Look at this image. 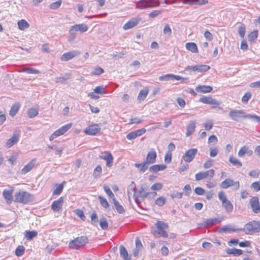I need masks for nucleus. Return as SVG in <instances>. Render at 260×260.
Masks as SVG:
<instances>
[{
    "instance_id": "nucleus-1",
    "label": "nucleus",
    "mask_w": 260,
    "mask_h": 260,
    "mask_svg": "<svg viewBox=\"0 0 260 260\" xmlns=\"http://www.w3.org/2000/svg\"><path fill=\"white\" fill-rule=\"evenodd\" d=\"M229 116L236 121H240L242 118H251L260 123V116L256 115L246 114L242 110H232L229 112Z\"/></svg>"
},
{
    "instance_id": "nucleus-2",
    "label": "nucleus",
    "mask_w": 260,
    "mask_h": 260,
    "mask_svg": "<svg viewBox=\"0 0 260 260\" xmlns=\"http://www.w3.org/2000/svg\"><path fill=\"white\" fill-rule=\"evenodd\" d=\"M15 202L26 204L34 201V197L29 192L24 191H19L15 192L14 196Z\"/></svg>"
},
{
    "instance_id": "nucleus-3",
    "label": "nucleus",
    "mask_w": 260,
    "mask_h": 260,
    "mask_svg": "<svg viewBox=\"0 0 260 260\" xmlns=\"http://www.w3.org/2000/svg\"><path fill=\"white\" fill-rule=\"evenodd\" d=\"M246 234H252L260 231V222L253 220L246 223L242 229Z\"/></svg>"
},
{
    "instance_id": "nucleus-4",
    "label": "nucleus",
    "mask_w": 260,
    "mask_h": 260,
    "mask_svg": "<svg viewBox=\"0 0 260 260\" xmlns=\"http://www.w3.org/2000/svg\"><path fill=\"white\" fill-rule=\"evenodd\" d=\"M88 241L86 236H81L75 238L69 242V246L73 249H79L83 247Z\"/></svg>"
},
{
    "instance_id": "nucleus-5",
    "label": "nucleus",
    "mask_w": 260,
    "mask_h": 260,
    "mask_svg": "<svg viewBox=\"0 0 260 260\" xmlns=\"http://www.w3.org/2000/svg\"><path fill=\"white\" fill-rule=\"evenodd\" d=\"M159 4L158 0H141L137 3V7L144 9L157 7Z\"/></svg>"
},
{
    "instance_id": "nucleus-6",
    "label": "nucleus",
    "mask_w": 260,
    "mask_h": 260,
    "mask_svg": "<svg viewBox=\"0 0 260 260\" xmlns=\"http://www.w3.org/2000/svg\"><path fill=\"white\" fill-rule=\"evenodd\" d=\"M155 225L157 228L156 233L159 236L162 237L164 238H167L168 237V234L166 230H168L169 228L168 224L162 221H158L156 223Z\"/></svg>"
},
{
    "instance_id": "nucleus-7",
    "label": "nucleus",
    "mask_w": 260,
    "mask_h": 260,
    "mask_svg": "<svg viewBox=\"0 0 260 260\" xmlns=\"http://www.w3.org/2000/svg\"><path fill=\"white\" fill-rule=\"evenodd\" d=\"M215 174V171L213 169H210L206 171L200 172L195 175L196 181H200L205 179H211Z\"/></svg>"
},
{
    "instance_id": "nucleus-8",
    "label": "nucleus",
    "mask_w": 260,
    "mask_h": 260,
    "mask_svg": "<svg viewBox=\"0 0 260 260\" xmlns=\"http://www.w3.org/2000/svg\"><path fill=\"white\" fill-rule=\"evenodd\" d=\"M198 151V150L197 148L189 149L185 151V153L182 156V159H183L185 162H190L195 158Z\"/></svg>"
},
{
    "instance_id": "nucleus-9",
    "label": "nucleus",
    "mask_w": 260,
    "mask_h": 260,
    "mask_svg": "<svg viewBox=\"0 0 260 260\" xmlns=\"http://www.w3.org/2000/svg\"><path fill=\"white\" fill-rule=\"evenodd\" d=\"M72 123H68L66 125H64L55 131L50 137L49 140L50 141L53 140L54 139L59 137L61 135H63L66 132H67L72 126Z\"/></svg>"
},
{
    "instance_id": "nucleus-10",
    "label": "nucleus",
    "mask_w": 260,
    "mask_h": 260,
    "mask_svg": "<svg viewBox=\"0 0 260 260\" xmlns=\"http://www.w3.org/2000/svg\"><path fill=\"white\" fill-rule=\"evenodd\" d=\"M232 186H234L235 187V190H237L240 187L239 182H234L232 179L230 178H227L221 182L220 184V187L224 189H226Z\"/></svg>"
},
{
    "instance_id": "nucleus-11",
    "label": "nucleus",
    "mask_w": 260,
    "mask_h": 260,
    "mask_svg": "<svg viewBox=\"0 0 260 260\" xmlns=\"http://www.w3.org/2000/svg\"><path fill=\"white\" fill-rule=\"evenodd\" d=\"M249 205L254 213H260V203L257 197H253L249 201Z\"/></svg>"
},
{
    "instance_id": "nucleus-12",
    "label": "nucleus",
    "mask_w": 260,
    "mask_h": 260,
    "mask_svg": "<svg viewBox=\"0 0 260 260\" xmlns=\"http://www.w3.org/2000/svg\"><path fill=\"white\" fill-rule=\"evenodd\" d=\"M80 54V52L78 50H73L63 54L60 57V60L62 61H67L72 59L75 57L78 56Z\"/></svg>"
},
{
    "instance_id": "nucleus-13",
    "label": "nucleus",
    "mask_w": 260,
    "mask_h": 260,
    "mask_svg": "<svg viewBox=\"0 0 260 260\" xmlns=\"http://www.w3.org/2000/svg\"><path fill=\"white\" fill-rule=\"evenodd\" d=\"M88 26L85 24H79L74 25L70 28L69 32L73 35L75 32L79 31L81 32H84L88 30Z\"/></svg>"
},
{
    "instance_id": "nucleus-14",
    "label": "nucleus",
    "mask_w": 260,
    "mask_h": 260,
    "mask_svg": "<svg viewBox=\"0 0 260 260\" xmlns=\"http://www.w3.org/2000/svg\"><path fill=\"white\" fill-rule=\"evenodd\" d=\"M222 218H218L204 219L202 223H199L198 225L206 228L207 226H211L220 223L222 221Z\"/></svg>"
},
{
    "instance_id": "nucleus-15",
    "label": "nucleus",
    "mask_w": 260,
    "mask_h": 260,
    "mask_svg": "<svg viewBox=\"0 0 260 260\" xmlns=\"http://www.w3.org/2000/svg\"><path fill=\"white\" fill-rule=\"evenodd\" d=\"M101 131L100 124H92L88 126L84 132L88 135H95Z\"/></svg>"
},
{
    "instance_id": "nucleus-16",
    "label": "nucleus",
    "mask_w": 260,
    "mask_h": 260,
    "mask_svg": "<svg viewBox=\"0 0 260 260\" xmlns=\"http://www.w3.org/2000/svg\"><path fill=\"white\" fill-rule=\"evenodd\" d=\"M158 79L159 81H169V80H187L186 78H183L178 75L173 74H166L164 76L159 77Z\"/></svg>"
},
{
    "instance_id": "nucleus-17",
    "label": "nucleus",
    "mask_w": 260,
    "mask_h": 260,
    "mask_svg": "<svg viewBox=\"0 0 260 260\" xmlns=\"http://www.w3.org/2000/svg\"><path fill=\"white\" fill-rule=\"evenodd\" d=\"M200 101L204 104L213 105V108H215L216 106L219 105L220 104V102L212 97L204 96L200 98Z\"/></svg>"
},
{
    "instance_id": "nucleus-18",
    "label": "nucleus",
    "mask_w": 260,
    "mask_h": 260,
    "mask_svg": "<svg viewBox=\"0 0 260 260\" xmlns=\"http://www.w3.org/2000/svg\"><path fill=\"white\" fill-rule=\"evenodd\" d=\"M20 137V132L15 131L13 134L12 137L7 142L6 145L8 147H11L18 141Z\"/></svg>"
},
{
    "instance_id": "nucleus-19",
    "label": "nucleus",
    "mask_w": 260,
    "mask_h": 260,
    "mask_svg": "<svg viewBox=\"0 0 260 260\" xmlns=\"http://www.w3.org/2000/svg\"><path fill=\"white\" fill-rule=\"evenodd\" d=\"M141 20L140 18H132L123 25V28L124 30L132 28L136 26Z\"/></svg>"
},
{
    "instance_id": "nucleus-20",
    "label": "nucleus",
    "mask_w": 260,
    "mask_h": 260,
    "mask_svg": "<svg viewBox=\"0 0 260 260\" xmlns=\"http://www.w3.org/2000/svg\"><path fill=\"white\" fill-rule=\"evenodd\" d=\"M63 197H60L58 200L54 201L51 205V209L54 212H58L60 211L63 205Z\"/></svg>"
},
{
    "instance_id": "nucleus-21",
    "label": "nucleus",
    "mask_w": 260,
    "mask_h": 260,
    "mask_svg": "<svg viewBox=\"0 0 260 260\" xmlns=\"http://www.w3.org/2000/svg\"><path fill=\"white\" fill-rule=\"evenodd\" d=\"M156 153L154 150L149 151L146 156V160L144 161L148 165L153 164L156 161Z\"/></svg>"
},
{
    "instance_id": "nucleus-22",
    "label": "nucleus",
    "mask_w": 260,
    "mask_h": 260,
    "mask_svg": "<svg viewBox=\"0 0 260 260\" xmlns=\"http://www.w3.org/2000/svg\"><path fill=\"white\" fill-rule=\"evenodd\" d=\"M36 162L37 159L36 158H33L32 159H31V161H30L22 168V169L21 171V174H25L28 172L30 171L34 167Z\"/></svg>"
},
{
    "instance_id": "nucleus-23",
    "label": "nucleus",
    "mask_w": 260,
    "mask_h": 260,
    "mask_svg": "<svg viewBox=\"0 0 260 260\" xmlns=\"http://www.w3.org/2000/svg\"><path fill=\"white\" fill-rule=\"evenodd\" d=\"M146 132V129L145 128H142L140 129H138L137 131H135L129 133L126 135V138L128 140H133L136 138L137 137L140 136L143 134H144Z\"/></svg>"
},
{
    "instance_id": "nucleus-24",
    "label": "nucleus",
    "mask_w": 260,
    "mask_h": 260,
    "mask_svg": "<svg viewBox=\"0 0 260 260\" xmlns=\"http://www.w3.org/2000/svg\"><path fill=\"white\" fill-rule=\"evenodd\" d=\"M239 231H242V229L236 228L234 226L229 224L223 226L221 228H220L219 232L220 233L222 232L231 233L232 232H238Z\"/></svg>"
},
{
    "instance_id": "nucleus-25",
    "label": "nucleus",
    "mask_w": 260,
    "mask_h": 260,
    "mask_svg": "<svg viewBox=\"0 0 260 260\" xmlns=\"http://www.w3.org/2000/svg\"><path fill=\"white\" fill-rule=\"evenodd\" d=\"M13 192V189H5L3 191V195L4 199L6 200V202L10 204H11L13 201L12 194Z\"/></svg>"
},
{
    "instance_id": "nucleus-26",
    "label": "nucleus",
    "mask_w": 260,
    "mask_h": 260,
    "mask_svg": "<svg viewBox=\"0 0 260 260\" xmlns=\"http://www.w3.org/2000/svg\"><path fill=\"white\" fill-rule=\"evenodd\" d=\"M196 122L194 120H191L186 127V136L189 137L193 133L196 128Z\"/></svg>"
},
{
    "instance_id": "nucleus-27",
    "label": "nucleus",
    "mask_w": 260,
    "mask_h": 260,
    "mask_svg": "<svg viewBox=\"0 0 260 260\" xmlns=\"http://www.w3.org/2000/svg\"><path fill=\"white\" fill-rule=\"evenodd\" d=\"M208 3L206 0H183V4H188L190 5H202Z\"/></svg>"
},
{
    "instance_id": "nucleus-28",
    "label": "nucleus",
    "mask_w": 260,
    "mask_h": 260,
    "mask_svg": "<svg viewBox=\"0 0 260 260\" xmlns=\"http://www.w3.org/2000/svg\"><path fill=\"white\" fill-rule=\"evenodd\" d=\"M196 90L199 93H209L212 90V87L210 86L198 85L196 87Z\"/></svg>"
},
{
    "instance_id": "nucleus-29",
    "label": "nucleus",
    "mask_w": 260,
    "mask_h": 260,
    "mask_svg": "<svg viewBox=\"0 0 260 260\" xmlns=\"http://www.w3.org/2000/svg\"><path fill=\"white\" fill-rule=\"evenodd\" d=\"M245 154L248 156H251L253 154L252 150L249 149L247 146H244L241 148L238 152V156L242 157Z\"/></svg>"
},
{
    "instance_id": "nucleus-30",
    "label": "nucleus",
    "mask_w": 260,
    "mask_h": 260,
    "mask_svg": "<svg viewBox=\"0 0 260 260\" xmlns=\"http://www.w3.org/2000/svg\"><path fill=\"white\" fill-rule=\"evenodd\" d=\"M167 166L165 165H155L149 168V171L152 172H156L166 169Z\"/></svg>"
},
{
    "instance_id": "nucleus-31",
    "label": "nucleus",
    "mask_w": 260,
    "mask_h": 260,
    "mask_svg": "<svg viewBox=\"0 0 260 260\" xmlns=\"http://www.w3.org/2000/svg\"><path fill=\"white\" fill-rule=\"evenodd\" d=\"M148 91L149 90L147 88L141 90L137 97V99L140 101L144 100L148 94Z\"/></svg>"
},
{
    "instance_id": "nucleus-32",
    "label": "nucleus",
    "mask_w": 260,
    "mask_h": 260,
    "mask_svg": "<svg viewBox=\"0 0 260 260\" xmlns=\"http://www.w3.org/2000/svg\"><path fill=\"white\" fill-rule=\"evenodd\" d=\"M134 166L139 169V172L141 173L145 172L148 168V165L145 161L141 164L135 163Z\"/></svg>"
},
{
    "instance_id": "nucleus-33",
    "label": "nucleus",
    "mask_w": 260,
    "mask_h": 260,
    "mask_svg": "<svg viewBox=\"0 0 260 260\" xmlns=\"http://www.w3.org/2000/svg\"><path fill=\"white\" fill-rule=\"evenodd\" d=\"M120 253L121 256L124 260H130L131 257L128 255L126 248L123 246L120 247Z\"/></svg>"
},
{
    "instance_id": "nucleus-34",
    "label": "nucleus",
    "mask_w": 260,
    "mask_h": 260,
    "mask_svg": "<svg viewBox=\"0 0 260 260\" xmlns=\"http://www.w3.org/2000/svg\"><path fill=\"white\" fill-rule=\"evenodd\" d=\"M20 108V104L18 103H16L11 108L9 114L13 117L14 116Z\"/></svg>"
},
{
    "instance_id": "nucleus-35",
    "label": "nucleus",
    "mask_w": 260,
    "mask_h": 260,
    "mask_svg": "<svg viewBox=\"0 0 260 260\" xmlns=\"http://www.w3.org/2000/svg\"><path fill=\"white\" fill-rule=\"evenodd\" d=\"M185 46L187 50L193 53H197L198 52L197 46L194 43H187Z\"/></svg>"
},
{
    "instance_id": "nucleus-36",
    "label": "nucleus",
    "mask_w": 260,
    "mask_h": 260,
    "mask_svg": "<svg viewBox=\"0 0 260 260\" xmlns=\"http://www.w3.org/2000/svg\"><path fill=\"white\" fill-rule=\"evenodd\" d=\"M71 75L70 73H66L63 77H57L55 78V82L56 83H65L70 78Z\"/></svg>"
},
{
    "instance_id": "nucleus-37",
    "label": "nucleus",
    "mask_w": 260,
    "mask_h": 260,
    "mask_svg": "<svg viewBox=\"0 0 260 260\" xmlns=\"http://www.w3.org/2000/svg\"><path fill=\"white\" fill-rule=\"evenodd\" d=\"M222 206L223 207L226 212L228 213H231L233 210V206L229 200H228L223 203Z\"/></svg>"
},
{
    "instance_id": "nucleus-38",
    "label": "nucleus",
    "mask_w": 260,
    "mask_h": 260,
    "mask_svg": "<svg viewBox=\"0 0 260 260\" xmlns=\"http://www.w3.org/2000/svg\"><path fill=\"white\" fill-rule=\"evenodd\" d=\"M226 253L228 254H233L235 256H239L243 253V251L241 249L236 248L228 249L226 250Z\"/></svg>"
},
{
    "instance_id": "nucleus-39",
    "label": "nucleus",
    "mask_w": 260,
    "mask_h": 260,
    "mask_svg": "<svg viewBox=\"0 0 260 260\" xmlns=\"http://www.w3.org/2000/svg\"><path fill=\"white\" fill-rule=\"evenodd\" d=\"M18 28L21 30H24L29 26L28 23L25 20L22 19L17 22Z\"/></svg>"
},
{
    "instance_id": "nucleus-40",
    "label": "nucleus",
    "mask_w": 260,
    "mask_h": 260,
    "mask_svg": "<svg viewBox=\"0 0 260 260\" xmlns=\"http://www.w3.org/2000/svg\"><path fill=\"white\" fill-rule=\"evenodd\" d=\"M258 36V31L254 30L249 33L247 36L248 40L250 42H254L256 40Z\"/></svg>"
},
{
    "instance_id": "nucleus-41",
    "label": "nucleus",
    "mask_w": 260,
    "mask_h": 260,
    "mask_svg": "<svg viewBox=\"0 0 260 260\" xmlns=\"http://www.w3.org/2000/svg\"><path fill=\"white\" fill-rule=\"evenodd\" d=\"M102 169L100 165H98L94 169L93 176L94 178H99L101 176Z\"/></svg>"
},
{
    "instance_id": "nucleus-42",
    "label": "nucleus",
    "mask_w": 260,
    "mask_h": 260,
    "mask_svg": "<svg viewBox=\"0 0 260 260\" xmlns=\"http://www.w3.org/2000/svg\"><path fill=\"white\" fill-rule=\"evenodd\" d=\"M113 203L117 211L120 214L123 213L125 211L124 208L119 204L116 200H113Z\"/></svg>"
},
{
    "instance_id": "nucleus-43",
    "label": "nucleus",
    "mask_w": 260,
    "mask_h": 260,
    "mask_svg": "<svg viewBox=\"0 0 260 260\" xmlns=\"http://www.w3.org/2000/svg\"><path fill=\"white\" fill-rule=\"evenodd\" d=\"M229 161L234 166L238 167H241L242 165L241 162L233 156H230Z\"/></svg>"
},
{
    "instance_id": "nucleus-44",
    "label": "nucleus",
    "mask_w": 260,
    "mask_h": 260,
    "mask_svg": "<svg viewBox=\"0 0 260 260\" xmlns=\"http://www.w3.org/2000/svg\"><path fill=\"white\" fill-rule=\"evenodd\" d=\"M136 184L134 181L132 182L129 185L127 191L128 197L129 196V194H131L133 192H134V197H136Z\"/></svg>"
},
{
    "instance_id": "nucleus-45",
    "label": "nucleus",
    "mask_w": 260,
    "mask_h": 260,
    "mask_svg": "<svg viewBox=\"0 0 260 260\" xmlns=\"http://www.w3.org/2000/svg\"><path fill=\"white\" fill-rule=\"evenodd\" d=\"M103 188L104 189L105 191L106 192L107 194L109 197V198L112 199L113 201V200H116L114 194L112 192L110 188L106 184L104 185Z\"/></svg>"
},
{
    "instance_id": "nucleus-46",
    "label": "nucleus",
    "mask_w": 260,
    "mask_h": 260,
    "mask_svg": "<svg viewBox=\"0 0 260 260\" xmlns=\"http://www.w3.org/2000/svg\"><path fill=\"white\" fill-rule=\"evenodd\" d=\"M106 161V166L110 168L112 166L113 164V157L112 154L110 153L108 155V156L104 159Z\"/></svg>"
},
{
    "instance_id": "nucleus-47",
    "label": "nucleus",
    "mask_w": 260,
    "mask_h": 260,
    "mask_svg": "<svg viewBox=\"0 0 260 260\" xmlns=\"http://www.w3.org/2000/svg\"><path fill=\"white\" fill-rule=\"evenodd\" d=\"M28 116L29 118H33L38 114V110L36 108H30L27 111Z\"/></svg>"
},
{
    "instance_id": "nucleus-48",
    "label": "nucleus",
    "mask_w": 260,
    "mask_h": 260,
    "mask_svg": "<svg viewBox=\"0 0 260 260\" xmlns=\"http://www.w3.org/2000/svg\"><path fill=\"white\" fill-rule=\"evenodd\" d=\"M166 202V199L164 197H160L157 198L155 201V204L159 207L162 206Z\"/></svg>"
},
{
    "instance_id": "nucleus-49",
    "label": "nucleus",
    "mask_w": 260,
    "mask_h": 260,
    "mask_svg": "<svg viewBox=\"0 0 260 260\" xmlns=\"http://www.w3.org/2000/svg\"><path fill=\"white\" fill-rule=\"evenodd\" d=\"M38 233L36 231H27L26 232L25 237L27 240H30L36 237Z\"/></svg>"
},
{
    "instance_id": "nucleus-50",
    "label": "nucleus",
    "mask_w": 260,
    "mask_h": 260,
    "mask_svg": "<svg viewBox=\"0 0 260 260\" xmlns=\"http://www.w3.org/2000/svg\"><path fill=\"white\" fill-rule=\"evenodd\" d=\"M157 195L156 192L152 191V192H147L146 193H144V194L142 195L143 197H146V198H148L149 200L153 199L155 198Z\"/></svg>"
},
{
    "instance_id": "nucleus-51",
    "label": "nucleus",
    "mask_w": 260,
    "mask_h": 260,
    "mask_svg": "<svg viewBox=\"0 0 260 260\" xmlns=\"http://www.w3.org/2000/svg\"><path fill=\"white\" fill-rule=\"evenodd\" d=\"M22 71L27 74H37L40 73V71L39 70L34 68H24L22 69Z\"/></svg>"
},
{
    "instance_id": "nucleus-52",
    "label": "nucleus",
    "mask_w": 260,
    "mask_h": 260,
    "mask_svg": "<svg viewBox=\"0 0 260 260\" xmlns=\"http://www.w3.org/2000/svg\"><path fill=\"white\" fill-rule=\"evenodd\" d=\"M163 33L164 35L170 36L172 34V29L169 24H166L163 29Z\"/></svg>"
},
{
    "instance_id": "nucleus-53",
    "label": "nucleus",
    "mask_w": 260,
    "mask_h": 260,
    "mask_svg": "<svg viewBox=\"0 0 260 260\" xmlns=\"http://www.w3.org/2000/svg\"><path fill=\"white\" fill-rule=\"evenodd\" d=\"M24 250L25 248L24 246L22 245H19L16 249L15 254L18 256H21L23 254Z\"/></svg>"
},
{
    "instance_id": "nucleus-54",
    "label": "nucleus",
    "mask_w": 260,
    "mask_h": 260,
    "mask_svg": "<svg viewBox=\"0 0 260 260\" xmlns=\"http://www.w3.org/2000/svg\"><path fill=\"white\" fill-rule=\"evenodd\" d=\"M198 72H205L210 69V67L205 64L197 65Z\"/></svg>"
},
{
    "instance_id": "nucleus-55",
    "label": "nucleus",
    "mask_w": 260,
    "mask_h": 260,
    "mask_svg": "<svg viewBox=\"0 0 260 260\" xmlns=\"http://www.w3.org/2000/svg\"><path fill=\"white\" fill-rule=\"evenodd\" d=\"M99 200L100 202L101 205L105 208H107L109 205L106 199L102 196H99Z\"/></svg>"
},
{
    "instance_id": "nucleus-56",
    "label": "nucleus",
    "mask_w": 260,
    "mask_h": 260,
    "mask_svg": "<svg viewBox=\"0 0 260 260\" xmlns=\"http://www.w3.org/2000/svg\"><path fill=\"white\" fill-rule=\"evenodd\" d=\"M246 32V28L244 24H241L239 26L238 33L241 38H244Z\"/></svg>"
},
{
    "instance_id": "nucleus-57",
    "label": "nucleus",
    "mask_w": 260,
    "mask_h": 260,
    "mask_svg": "<svg viewBox=\"0 0 260 260\" xmlns=\"http://www.w3.org/2000/svg\"><path fill=\"white\" fill-rule=\"evenodd\" d=\"M63 185L62 184L58 185L56 188L54 190L53 194L54 195H59L60 194L63 190Z\"/></svg>"
},
{
    "instance_id": "nucleus-58",
    "label": "nucleus",
    "mask_w": 260,
    "mask_h": 260,
    "mask_svg": "<svg viewBox=\"0 0 260 260\" xmlns=\"http://www.w3.org/2000/svg\"><path fill=\"white\" fill-rule=\"evenodd\" d=\"M251 188L255 191H258L260 190V182L256 181L251 184Z\"/></svg>"
},
{
    "instance_id": "nucleus-59",
    "label": "nucleus",
    "mask_w": 260,
    "mask_h": 260,
    "mask_svg": "<svg viewBox=\"0 0 260 260\" xmlns=\"http://www.w3.org/2000/svg\"><path fill=\"white\" fill-rule=\"evenodd\" d=\"M162 186H163V185H162V183H161L160 182H157V183H155L153 184L151 186L150 189L152 190H159L162 188Z\"/></svg>"
},
{
    "instance_id": "nucleus-60",
    "label": "nucleus",
    "mask_w": 260,
    "mask_h": 260,
    "mask_svg": "<svg viewBox=\"0 0 260 260\" xmlns=\"http://www.w3.org/2000/svg\"><path fill=\"white\" fill-rule=\"evenodd\" d=\"M219 200L221 201L222 204L227 201L228 200L226 199V197L222 191H220L218 193Z\"/></svg>"
},
{
    "instance_id": "nucleus-61",
    "label": "nucleus",
    "mask_w": 260,
    "mask_h": 260,
    "mask_svg": "<svg viewBox=\"0 0 260 260\" xmlns=\"http://www.w3.org/2000/svg\"><path fill=\"white\" fill-rule=\"evenodd\" d=\"M213 121L211 120H207L204 123V127L206 130L210 131L213 127Z\"/></svg>"
},
{
    "instance_id": "nucleus-62",
    "label": "nucleus",
    "mask_w": 260,
    "mask_h": 260,
    "mask_svg": "<svg viewBox=\"0 0 260 260\" xmlns=\"http://www.w3.org/2000/svg\"><path fill=\"white\" fill-rule=\"evenodd\" d=\"M100 225L101 228L103 230H106L108 227V223L106 219L104 218H103L100 220Z\"/></svg>"
},
{
    "instance_id": "nucleus-63",
    "label": "nucleus",
    "mask_w": 260,
    "mask_h": 260,
    "mask_svg": "<svg viewBox=\"0 0 260 260\" xmlns=\"http://www.w3.org/2000/svg\"><path fill=\"white\" fill-rule=\"evenodd\" d=\"M61 4V1L58 0L54 3H52L50 5V8L53 10H55L58 8Z\"/></svg>"
},
{
    "instance_id": "nucleus-64",
    "label": "nucleus",
    "mask_w": 260,
    "mask_h": 260,
    "mask_svg": "<svg viewBox=\"0 0 260 260\" xmlns=\"http://www.w3.org/2000/svg\"><path fill=\"white\" fill-rule=\"evenodd\" d=\"M103 73L104 70L102 68L100 67H96L93 69V71L92 72V74L95 75H100Z\"/></svg>"
}]
</instances>
